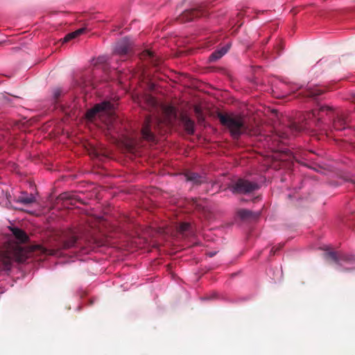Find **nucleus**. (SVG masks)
Returning a JSON list of instances; mask_svg holds the SVG:
<instances>
[{
	"label": "nucleus",
	"instance_id": "f257e3e1",
	"mask_svg": "<svg viewBox=\"0 0 355 355\" xmlns=\"http://www.w3.org/2000/svg\"><path fill=\"white\" fill-rule=\"evenodd\" d=\"M28 240V236L24 230L15 226L9 227L7 241L0 247V266H2L3 270L10 268L12 260L17 262L26 261L29 252L33 251L35 248L33 247L28 250L19 245Z\"/></svg>",
	"mask_w": 355,
	"mask_h": 355
},
{
	"label": "nucleus",
	"instance_id": "f03ea898",
	"mask_svg": "<svg viewBox=\"0 0 355 355\" xmlns=\"http://www.w3.org/2000/svg\"><path fill=\"white\" fill-rule=\"evenodd\" d=\"M217 116L220 124L234 139H238L242 135L251 133V129L243 115L219 112Z\"/></svg>",
	"mask_w": 355,
	"mask_h": 355
},
{
	"label": "nucleus",
	"instance_id": "7ed1b4c3",
	"mask_svg": "<svg viewBox=\"0 0 355 355\" xmlns=\"http://www.w3.org/2000/svg\"><path fill=\"white\" fill-rule=\"evenodd\" d=\"M163 125L164 123L159 118L146 116L141 130L142 139L150 143H156V135L160 132Z\"/></svg>",
	"mask_w": 355,
	"mask_h": 355
},
{
	"label": "nucleus",
	"instance_id": "20e7f679",
	"mask_svg": "<svg viewBox=\"0 0 355 355\" xmlns=\"http://www.w3.org/2000/svg\"><path fill=\"white\" fill-rule=\"evenodd\" d=\"M259 187L257 182L239 178L230 187V189L233 193L247 194L258 190Z\"/></svg>",
	"mask_w": 355,
	"mask_h": 355
},
{
	"label": "nucleus",
	"instance_id": "39448f33",
	"mask_svg": "<svg viewBox=\"0 0 355 355\" xmlns=\"http://www.w3.org/2000/svg\"><path fill=\"white\" fill-rule=\"evenodd\" d=\"M304 125H300L296 122H291L287 127L275 130L274 139H279L282 141L287 139L291 135L295 136L297 134L304 130Z\"/></svg>",
	"mask_w": 355,
	"mask_h": 355
},
{
	"label": "nucleus",
	"instance_id": "423d86ee",
	"mask_svg": "<svg viewBox=\"0 0 355 355\" xmlns=\"http://www.w3.org/2000/svg\"><path fill=\"white\" fill-rule=\"evenodd\" d=\"M77 202L83 204V202L75 191L63 192L55 200V205H59L60 204V207L64 208L75 206Z\"/></svg>",
	"mask_w": 355,
	"mask_h": 355
},
{
	"label": "nucleus",
	"instance_id": "0eeeda50",
	"mask_svg": "<svg viewBox=\"0 0 355 355\" xmlns=\"http://www.w3.org/2000/svg\"><path fill=\"white\" fill-rule=\"evenodd\" d=\"M114 53L123 57H129L133 53V42L128 37L117 42L114 48Z\"/></svg>",
	"mask_w": 355,
	"mask_h": 355
},
{
	"label": "nucleus",
	"instance_id": "6e6552de",
	"mask_svg": "<svg viewBox=\"0 0 355 355\" xmlns=\"http://www.w3.org/2000/svg\"><path fill=\"white\" fill-rule=\"evenodd\" d=\"M325 256L343 266L346 270L355 268V257L354 256L347 255L338 258L337 254L331 251L327 252Z\"/></svg>",
	"mask_w": 355,
	"mask_h": 355
},
{
	"label": "nucleus",
	"instance_id": "1a4fd4ad",
	"mask_svg": "<svg viewBox=\"0 0 355 355\" xmlns=\"http://www.w3.org/2000/svg\"><path fill=\"white\" fill-rule=\"evenodd\" d=\"M113 105L109 101H103L96 104L92 109L86 112V117L89 120H93L96 116H101L102 113L111 111Z\"/></svg>",
	"mask_w": 355,
	"mask_h": 355
},
{
	"label": "nucleus",
	"instance_id": "9d476101",
	"mask_svg": "<svg viewBox=\"0 0 355 355\" xmlns=\"http://www.w3.org/2000/svg\"><path fill=\"white\" fill-rule=\"evenodd\" d=\"M235 218L241 220H259L260 213L254 212L248 209L239 208L235 211Z\"/></svg>",
	"mask_w": 355,
	"mask_h": 355
},
{
	"label": "nucleus",
	"instance_id": "9b49d317",
	"mask_svg": "<svg viewBox=\"0 0 355 355\" xmlns=\"http://www.w3.org/2000/svg\"><path fill=\"white\" fill-rule=\"evenodd\" d=\"M204 15H205V12L204 10L199 8H193L184 11L181 16L180 17V20L182 22H188L192 21L195 18L200 17Z\"/></svg>",
	"mask_w": 355,
	"mask_h": 355
},
{
	"label": "nucleus",
	"instance_id": "f8f14e48",
	"mask_svg": "<svg viewBox=\"0 0 355 355\" xmlns=\"http://www.w3.org/2000/svg\"><path fill=\"white\" fill-rule=\"evenodd\" d=\"M14 201L24 206L30 205L36 202V197L33 193L22 191L17 196H15Z\"/></svg>",
	"mask_w": 355,
	"mask_h": 355
},
{
	"label": "nucleus",
	"instance_id": "ddd939ff",
	"mask_svg": "<svg viewBox=\"0 0 355 355\" xmlns=\"http://www.w3.org/2000/svg\"><path fill=\"white\" fill-rule=\"evenodd\" d=\"M184 176L187 181L191 182L194 185H200L206 182V178L196 173L188 171L185 173Z\"/></svg>",
	"mask_w": 355,
	"mask_h": 355
},
{
	"label": "nucleus",
	"instance_id": "4468645a",
	"mask_svg": "<svg viewBox=\"0 0 355 355\" xmlns=\"http://www.w3.org/2000/svg\"><path fill=\"white\" fill-rule=\"evenodd\" d=\"M331 110L332 109L330 107L322 106L319 109L313 110L312 111L308 112L306 114V116L305 117V119L306 120V119L318 117V121H320L322 118V113H324V112L327 113L328 112L331 111Z\"/></svg>",
	"mask_w": 355,
	"mask_h": 355
},
{
	"label": "nucleus",
	"instance_id": "2eb2a0df",
	"mask_svg": "<svg viewBox=\"0 0 355 355\" xmlns=\"http://www.w3.org/2000/svg\"><path fill=\"white\" fill-rule=\"evenodd\" d=\"M180 121L182 123L186 132L189 135H193L194 133V121L186 114L181 115Z\"/></svg>",
	"mask_w": 355,
	"mask_h": 355
},
{
	"label": "nucleus",
	"instance_id": "dca6fc26",
	"mask_svg": "<svg viewBox=\"0 0 355 355\" xmlns=\"http://www.w3.org/2000/svg\"><path fill=\"white\" fill-rule=\"evenodd\" d=\"M347 119L344 114L337 116V118L333 121V126L336 130H342L347 128Z\"/></svg>",
	"mask_w": 355,
	"mask_h": 355
},
{
	"label": "nucleus",
	"instance_id": "f3484780",
	"mask_svg": "<svg viewBox=\"0 0 355 355\" xmlns=\"http://www.w3.org/2000/svg\"><path fill=\"white\" fill-rule=\"evenodd\" d=\"M141 60H148L152 64L157 66L159 64L158 60L154 55L153 51L149 50H145L139 55Z\"/></svg>",
	"mask_w": 355,
	"mask_h": 355
},
{
	"label": "nucleus",
	"instance_id": "a211bd4d",
	"mask_svg": "<svg viewBox=\"0 0 355 355\" xmlns=\"http://www.w3.org/2000/svg\"><path fill=\"white\" fill-rule=\"evenodd\" d=\"M86 28H79L73 32L69 33L65 35V37L63 38V42H67L74 38L78 37L80 35L85 33Z\"/></svg>",
	"mask_w": 355,
	"mask_h": 355
},
{
	"label": "nucleus",
	"instance_id": "6ab92c4d",
	"mask_svg": "<svg viewBox=\"0 0 355 355\" xmlns=\"http://www.w3.org/2000/svg\"><path fill=\"white\" fill-rule=\"evenodd\" d=\"M324 92V89H322L318 87L313 88H309L306 92V96L310 98H316L321 95Z\"/></svg>",
	"mask_w": 355,
	"mask_h": 355
},
{
	"label": "nucleus",
	"instance_id": "aec40b11",
	"mask_svg": "<svg viewBox=\"0 0 355 355\" xmlns=\"http://www.w3.org/2000/svg\"><path fill=\"white\" fill-rule=\"evenodd\" d=\"M202 200H204V199L191 198L189 200V203L196 208L200 209L202 207L201 201Z\"/></svg>",
	"mask_w": 355,
	"mask_h": 355
},
{
	"label": "nucleus",
	"instance_id": "412c9836",
	"mask_svg": "<svg viewBox=\"0 0 355 355\" xmlns=\"http://www.w3.org/2000/svg\"><path fill=\"white\" fill-rule=\"evenodd\" d=\"M165 112L170 116H176V110L173 106L168 105L165 107Z\"/></svg>",
	"mask_w": 355,
	"mask_h": 355
},
{
	"label": "nucleus",
	"instance_id": "4be33fe9",
	"mask_svg": "<svg viewBox=\"0 0 355 355\" xmlns=\"http://www.w3.org/2000/svg\"><path fill=\"white\" fill-rule=\"evenodd\" d=\"M221 58V54H220V52H218V51H216L214 52H213L210 56H209V60L210 61H216L218 59H220Z\"/></svg>",
	"mask_w": 355,
	"mask_h": 355
},
{
	"label": "nucleus",
	"instance_id": "5701e85b",
	"mask_svg": "<svg viewBox=\"0 0 355 355\" xmlns=\"http://www.w3.org/2000/svg\"><path fill=\"white\" fill-rule=\"evenodd\" d=\"M230 45L227 44L226 46L222 47L220 50H218V52H220L221 54V57L223 56L230 49Z\"/></svg>",
	"mask_w": 355,
	"mask_h": 355
},
{
	"label": "nucleus",
	"instance_id": "b1692460",
	"mask_svg": "<svg viewBox=\"0 0 355 355\" xmlns=\"http://www.w3.org/2000/svg\"><path fill=\"white\" fill-rule=\"evenodd\" d=\"M230 45L227 44L226 46L222 47L220 50H218V52H220L221 54V57L223 56L230 49Z\"/></svg>",
	"mask_w": 355,
	"mask_h": 355
},
{
	"label": "nucleus",
	"instance_id": "393cba45",
	"mask_svg": "<svg viewBox=\"0 0 355 355\" xmlns=\"http://www.w3.org/2000/svg\"><path fill=\"white\" fill-rule=\"evenodd\" d=\"M61 89H59V88H55L54 90H53V96L55 99H58L60 96L61 95Z\"/></svg>",
	"mask_w": 355,
	"mask_h": 355
},
{
	"label": "nucleus",
	"instance_id": "a878e982",
	"mask_svg": "<svg viewBox=\"0 0 355 355\" xmlns=\"http://www.w3.org/2000/svg\"><path fill=\"white\" fill-rule=\"evenodd\" d=\"M196 117L199 123H202L205 121V117L202 113L197 115Z\"/></svg>",
	"mask_w": 355,
	"mask_h": 355
},
{
	"label": "nucleus",
	"instance_id": "bb28decb",
	"mask_svg": "<svg viewBox=\"0 0 355 355\" xmlns=\"http://www.w3.org/2000/svg\"><path fill=\"white\" fill-rule=\"evenodd\" d=\"M284 49V46L282 43H279L277 46H276V49H277V54L279 55L281 51L283 50Z\"/></svg>",
	"mask_w": 355,
	"mask_h": 355
},
{
	"label": "nucleus",
	"instance_id": "cd10ccee",
	"mask_svg": "<svg viewBox=\"0 0 355 355\" xmlns=\"http://www.w3.org/2000/svg\"><path fill=\"white\" fill-rule=\"evenodd\" d=\"M194 112L196 116L202 113L201 109L198 106L194 107Z\"/></svg>",
	"mask_w": 355,
	"mask_h": 355
},
{
	"label": "nucleus",
	"instance_id": "c85d7f7f",
	"mask_svg": "<svg viewBox=\"0 0 355 355\" xmlns=\"http://www.w3.org/2000/svg\"><path fill=\"white\" fill-rule=\"evenodd\" d=\"M75 242H76V240L73 239L71 242H69V243H66L65 245L67 248H71L74 245Z\"/></svg>",
	"mask_w": 355,
	"mask_h": 355
},
{
	"label": "nucleus",
	"instance_id": "c756f323",
	"mask_svg": "<svg viewBox=\"0 0 355 355\" xmlns=\"http://www.w3.org/2000/svg\"><path fill=\"white\" fill-rule=\"evenodd\" d=\"M6 200H7V202H6V205L9 204L11 205V201H10V194H8V193H6Z\"/></svg>",
	"mask_w": 355,
	"mask_h": 355
},
{
	"label": "nucleus",
	"instance_id": "7c9ffc66",
	"mask_svg": "<svg viewBox=\"0 0 355 355\" xmlns=\"http://www.w3.org/2000/svg\"><path fill=\"white\" fill-rule=\"evenodd\" d=\"M346 180L350 182L354 185V187L355 188V179L348 178V179H346Z\"/></svg>",
	"mask_w": 355,
	"mask_h": 355
},
{
	"label": "nucleus",
	"instance_id": "2f4dec72",
	"mask_svg": "<svg viewBox=\"0 0 355 355\" xmlns=\"http://www.w3.org/2000/svg\"><path fill=\"white\" fill-rule=\"evenodd\" d=\"M152 103L155 104V101L154 98H151Z\"/></svg>",
	"mask_w": 355,
	"mask_h": 355
},
{
	"label": "nucleus",
	"instance_id": "473e14b6",
	"mask_svg": "<svg viewBox=\"0 0 355 355\" xmlns=\"http://www.w3.org/2000/svg\"><path fill=\"white\" fill-rule=\"evenodd\" d=\"M214 254H215V252H211V253H209V256H210V257H212V256H214Z\"/></svg>",
	"mask_w": 355,
	"mask_h": 355
},
{
	"label": "nucleus",
	"instance_id": "72a5a7b5",
	"mask_svg": "<svg viewBox=\"0 0 355 355\" xmlns=\"http://www.w3.org/2000/svg\"><path fill=\"white\" fill-rule=\"evenodd\" d=\"M0 194H1L2 196L4 195V193H3V190H0Z\"/></svg>",
	"mask_w": 355,
	"mask_h": 355
},
{
	"label": "nucleus",
	"instance_id": "f704fd0d",
	"mask_svg": "<svg viewBox=\"0 0 355 355\" xmlns=\"http://www.w3.org/2000/svg\"><path fill=\"white\" fill-rule=\"evenodd\" d=\"M13 208H15V209H21L20 207H13Z\"/></svg>",
	"mask_w": 355,
	"mask_h": 355
}]
</instances>
